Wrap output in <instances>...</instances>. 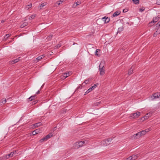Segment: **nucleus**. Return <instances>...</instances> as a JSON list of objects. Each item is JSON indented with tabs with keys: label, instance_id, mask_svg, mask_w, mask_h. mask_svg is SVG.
I'll list each match as a JSON object with an SVG mask.
<instances>
[{
	"label": "nucleus",
	"instance_id": "obj_1",
	"mask_svg": "<svg viewBox=\"0 0 160 160\" xmlns=\"http://www.w3.org/2000/svg\"><path fill=\"white\" fill-rule=\"evenodd\" d=\"M112 140V139L110 138L104 140L100 142V145L102 146H106L109 145Z\"/></svg>",
	"mask_w": 160,
	"mask_h": 160
},
{
	"label": "nucleus",
	"instance_id": "obj_2",
	"mask_svg": "<svg viewBox=\"0 0 160 160\" xmlns=\"http://www.w3.org/2000/svg\"><path fill=\"white\" fill-rule=\"evenodd\" d=\"M104 63L101 62L99 66V70L100 71V74L101 75H103L105 73L104 67Z\"/></svg>",
	"mask_w": 160,
	"mask_h": 160
},
{
	"label": "nucleus",
	"instance_id": "obj_3",
	"mask_svg": "<svg viewBox=\"0 0 160 160\" xmlns=\"http://www.w3.org/2000/svg\"><path fill=\"white\" fill-rule=\"evenodd\" d=\"M140 115V113L139 112H137L136 113L131 114L130 117L132 118H138Z\"/></svg>",
	"mask_w": 160,
	"mask_h": 160
},
{
	"label": "nucleus",
	"instance_id": "obj_4",
	"mask_svg": "<svg viewBox=\"0 0 160 160\" xmlns=\"http://www.w3.org/2000/svg\"><path fill=\"white\" fill-rule=\"evenodd\" d=\"M160 96V93L157 92L153 94L150 97L151 98V100H153L155 99L159 98Z\"/></svg>",
	"mask_w": 160,
	"mask_h": 160
},
{
	"label": "nucleus",
	"instance_id": "obj_5",
	"mask_svg": "<svg viewBox=\"0 0 160 160\" xmlns=\"http://www.w3.org/2000/svg\"><path fill=\"white\" fill-rule=\"evenodd\" d=\"M160 19V18L158 17H155L153 18V20L150 22L149 24V25L150 26H152V23H155L158 21Z\"/></svg>",
	"mask_w": 160,
	"mask_h": 160
},
{
	"label": "nucleus",
	"instance_id": "obj_6",
	"mask_svg": "<svg viewBox=\"0 0 160 160\" xmlns=\"http://www.w3.org/2000/svg\"><path fill=\"white\" fill-rule=\"evenodd\" d=\"M84 143V141H81L76 142L75 143V147L77 148H79L80 147L82 146Z\"/></svg>",
	"mask_w": 160,
	"mask_h": 160
},
{
	"label": "nucleus",
	"instance_id": "obj_7",
	"mask_svg": "<svg viewBox=\"0 0 160 160\" xmlns=\"http://www.w3.org/2000/svg\"><path fill=\"white\" fill-rule=\"evenodd\" d=\"M142 136V135L141 133V132H139L136 134H134L132 136V138L134 139H137L139 138Z\"/></svg>",
	"mask_w": 160,
	"mask_h": 160
},
{
	"label": "nucleus",
	"instance_id": "obj_8",
	"mask_svg": "<svg viewBox=\"0 0 160 160\" xmlns=\"http://www.w3.org/2000/svg\"><path fill=\"white\" fill-rule=\"evenodd\" d=\"M151 129L150 128L146 129L144 130H142L140 131L142 136L146 134V132H148L149 131H150Z\"/></svg>",
	"mask_w": 160,
	"mask_h": 160
},
{
	"label": "nucleus",
	"instance_id": "obj_9",
	"mask_svg": "<svg viewBox=\"0 0 160 160\" xmlns=\"http://www.w3.org/2000/svg\"><path fill=\"white\" fill-rule=\"evenodd\" d=\"M135 68V66L132 65L128 70V74L130 75L133 73V71Z\"/></svg>",
	"mask_w": 160,
	"mask_h": 160
},
{
	"label": "nucleus",
	"instance_id": "obj_10",
	"mask_svg": "<svg viewBox=\"0 0 160 160\" xmlns=\"http://www.w3.org/2000/svg\"><path fill=\"white\" fill-rule=\"evenodd\" d=\"M102 20L104 21V23H107L109 22L110 20V18L108 17H106V16H105L102 18Z\"/></svg>",
	"mask_w": 160,
	"mask_h": 160
},
{
	"label": "nucleus",
	"instance_id": "obj_11",
	"mask_svg": "<svg viewBox=\"0 0 160 160\" xmlns=\"http://www.w3.org/2000/svg\"><path fill=\"white\" fill-rule=\"evenodd\" d=\"M70 75L69 72H68V73H63V75L62 76L61 78L63 79H65L67 77H68V76Z\"/></svg>",
	"mask_w": 160,
	"mask_h": 160
},
{
	"label": "nucleus",
	"instance_id": "obj_12",
	"mask_svg": "<svg viewBox=\"0 0 160 160\" xmlns=\"http://www.w3.org/2000/svg\"><path fill=\"white\" fill-rule=\"evenodd\" d=\"M101 50L99 49H97L95 52V55L96 56L99 57L100 56Z\"/></svg>",
	"mask_w": 160,
	"mask_h": 160
},
{
	"label": "nucleus",
	"instance_id": "obj_13",
	"mask_svg": "<svg viewBox=\"0 0 160 160\" xmlns=\"http://www.w3.org/2000/svg\"><path fill=\"white\" fill-rule=\"evenodd\" d=\"M36 95H34L32 96L29 98H28V101H32L33 100H34L36 97Z\"/></svg>",
	"mask_w": 160,
	"mask_h": 160
},
{
	"label": "nucleus",
	"instance_id": "obj_14",
	"mask_svg": "<svg viewBox=\"0 0 160 160\" xmlns=\"http://www.w3.org/2000/svg\"><path fill=\"white\" fill-rule=\"evenodd\" d=\"M121 12V11H117L115 12L113 14V17H115L117 16L120 14Z\"/></svg>",
	"mask_w": 160,
	"mask_h": 160
},
{
	"label": "nucleus",
	"instance_id": "obj_15",
	"mask_svg": "<svg viewBox=\"0 0 160 160\" xmlns=\"http://www.w3.org/2000/svg\"><path fill=\"white\" fill-rule=\"evenodd\" d=\"M138 155H135L134 154L132 155L131 156H130L131 158V160H135L138 158Z\"/></svg>",
	"mask_w": 160,
	"mask_h": 160
},
{
	"label": "nucleus",
	"instance_id": "obj_16",
	"mask_svg": "<svg viewBox=\"0 0 160 160\" xmlns=\"http://www.w3.org/2000/svg\"><path fill=\"white\" fill-rule=\"evenodd\" d=\"M11 36V34H7L5 35L4 37V40H3L5 41H6L8 38L9 37Z\"/></svg>",
	"mask_w": 160,
	"mask_h": 160
},
{
	"label": "nucleus",
	"instance_id": "obj_17",
	"mask_svg": "<svg viewBox=\"0 0 160 160\" xmlns=\"http://www.w3.org/2000/svg\"><path fill=\"white\" fill-rule=\"evenodd\" d=\"M17 153L16 151H14L10 152V153L8 154V156H9V157H12L13 155L16 154Z\"/></svg>",
	"mask_w": 160,
	"mask_h": 160
},
{
	"label": "nucleus",
	"instance_id": "obj_18",
	"mask_svg": "<svg viewBox=\"0 0 160 160\" xmlns=\"http://www.w3.org/2000/svg\"><path fill=\"white\" fill-rule=\"evenodd\" d=\"M160 33V29H157L153 34V36L154 37H156Z\"/></svg>",
	"mask_w": 160,
	"mask_h": 160
},
{
	"label": "nucleus",
	"instance_id": "obj_19",
	"mask_svg": "<svg viewBox=\"0 0 160 160\" xmlns=\"http://www.w3.org/2000/svg\"><path fill=\"white\" fill-rule=\"evenodd\" d=\"M45 57V56L43 55H42L40 56H38L36 58L38 61H39L42 58H43Z\"/></svg>",
	"mask_w": 160,
	"mask_h": 160
},
{
	"label": "nucleus",
	"instance_id": "obj_20",
	"mask_svg": "<svg viewBox=\"0 0 160 160\" xmlns=\"http://www.w3.org/2000/svg\"><path fill=\"white\" fill-rule=\"evenodd\" d=\"M42 125V123L41 122H40L36 123L35 124L33 125L34 126L35 128H36Z\"/></svg>",
	"mask_w": 160,
	"mask_h": 160
},
{
	"label": "nucleus",
	"instance_id": "obj_21",
	"mask_svg": "<svg viewBox=\"0 0 160 160\" xmlns=\"http://www.w3.org/2000/svg\"><path fill=\"white\" fill-rule=\"evenodd\" d=\"M20 58V57H19L18 58H17L12 60V64H14L18 62L20 60V59H19Z\"/></svg>",
	"mask_w": 160,
	"mask_h": 160
},
{
	"label": "nucleus",
	"instance_id": "obj_22",
	"mask_svg": "<svg viewBox=\"0 0 160 160\" xmlns=\"http://www.w3.org/2000/svg\"><path fill=\"white\" fill-rule=\"evenodd\" d=\"M32 4L31 3H30L29 4L26 5L25 7V8L26 9L28 10L30 8H31L32 7Z\"/></svg>",
	"mask_w": 160,
	"mask_h": 160
},
{
	"label": "nucleus",
	"instance_id": "obj_23",
	"mask_svg": "<svg viewBox=\"0 0 160 160\" xmlns=\"http://www.w3.org/2000/svg\"><path fill=\"white\" fill-rule=\"evenodd\" d=\"M98 85V83H96L93 86L91 87L90 88L91 89V90H93Z\"/></svg>",
	"mask_w": 160,
	"mask_h": 160
},
{
	"label": "nucleus",
	"instance_id": "obj_24",
	"mask_svg": "<svg viewBox=\"0 0 160 160\" xmlns=\"http://www.w3.org/2000/svg\"><path fill=\"white\" fill-rule=\"evenodd\" d=\"M151 116V114L150 113H147L145 116L146 117V118L148 119L149 117Z\"/></svg>",
	"mask_w": 160,
	"mask_h": 160
},
{
	"label": "nucleus",
	"instance_id": "obj_25",
	"mask_svg": "<svg viewBox=\"0 0 160 160\" xmlns=\"http://www.w3.org/2000/svg\"><path fill=\"white\" fill-rule=\"evenodd\" d=\"M28 25V23L27 22H23L21 26V27L23 28Z\"/></svg>",
	"mask_w": 160,
	"mask_h": 160
},
{
	"label": "nucleus",
	"instance_id": "obj_26",
	"mask_svg": "<svg viewBox=\"0 0 160 160\" xmlns=\"http://www.w3.org/2000/svg\"><path fill=\"white\" fill-rule=\"evenodd\" d=\"M53 35L52 34L50 35L49 36H48L47 38V39L49 41L51 40L52 38Z\"/></svg>",
	"mask_w": 160,
	"mask_h": 160
},
{
	"label": "nucleus",
	"instance_id": "obj_27",
	"mask_svg": "<svg viewBox=\"0 0 160 160\" xmlns=\"http://www.w3.org/2000/svg\"><path fill=\"white\" fill-rule=\"evenodd\" d=\"M2 158L3 159L6 160L9 158L10 157L9 156H8V154H7L4 156Z\"/></svg>",
	"mask_w": 160,
	"mask_h": 160
},
{
	"label": "nucleus",
	"instance_id": "obj_28",
	"mask_svg": "<svg viewBox=\"0 0 160 160\" xmlns=\"http://www.w3.org/2000/svg\"><path fill=\"white\" fill-rule=\"evenodd\" d=\"M47 140L46 138V137H44L43 138H42L39 141V142H43L44 141H46Z\"/></svg>",
	"mask_w": 160,
	"mask_h": 160
},
{
	"label": "nucleus",
	"instance_id": "obj_29",
	"mask_svg": "<svg viewBox=\"0 0 160 160\" xmlns=\"http://www.w3.org/2000/svg\"><path fill=\"white\" fill-rule=\"evenodd\" d=\"M35 15H32L29 17V19L30 20L33 19L35 18Z\"/></svg>",
	"mask_w": 160,
	"mask_h": 160
},
{
	"label": "nucleus",
	"instance_id": "obj_30",
	"mask_svg": "<svg viewBox=\"0 0 160 160\" xmlns=\"http://www.w3.org/2000/svg\"><path fill=\"white\" fill-rule=\"evenodd\" d=\"M92 91L91 89L90 88H89L85 93L84 95H86L87 94L89 93V92Z\"/></svg>",
	"mask_w": 160,
	"mask_h": 160
},
{
	"label": "nucleus",
	"instance_id": "obj_31",
	"mask_svg": "<svg viewBox=\"0 0 160 160\" xmlns=\"http://www.w3.org/2000/svg\"><path fill=\"white\" fill-rule=\"evenodd\" d=\"M133 3L136 4H138L139 3V0H132Z\"/></svg>",
	"mask_w": 160,
	"mask_h": 160
},
{
	"label": "nucleus",
	"instance_id": "obj_32",
	"mask_svg": "<svg viewBox=\"0 0 160 160\" xmlns=\"http://www.w3.org/2000/svg\"><path fill=\"white\" fill-rule=\"evenodd\" d=\"M46 2L43 3L41 4L40 5V9H41L42 8H43L44 6H45L46 5Z\"/></svg>",
	"mask_w": 160,
	"mask_h": 160
},
{
	"label": "nucleus",
	"instance_id": "obj_33",
	"mask_svg": "<svg viewBox=\"0 0 160 160\" xmlns=\"http://www.w3.org/2000/svg\"><path fill=\"white\" fill-rule=\"evenodd\" d=\"M123 30V28L122 27H120L118 28V32H120L122 31Z\"/></svg>",
	"mask_w": 160,
	"mask_h": 160
},
{
	"label": "nucleus",
	"instance_id": "obj_34",
	"mask_svg": "<svg viewBox=\"0 0 160 160\" xmlns=\"http://www.w3.org/2000/svg\"><path fill=\"white\" fill-rule=\"evenodd\" d=\"M62 46L61 43H59L55 46V49H58V48Z\"/></svg>",
	"mask_w": 160,
	"mask_h": 160
},
{
	"label": "nucleus",
	"instance_id": "obj_35",
	"mask_svg": "<svg viewBox=\"0 0 160 160\" xmlns=\"http://www.w3.org/2000/svg\"><path fill=\"white\" fill-rule=\"evenodd\" d=\"M156 28L157 29H159L160 28V24H159L158 23H157L156 25Z\"/></svg>",
	"mask_w": 160,
	"mask_h": 160
},
{
	"label": "nucleus",
	"instance_id": "obj_36",
	"mask_svg": "<svg viewBox=\"0 0 160 160\" xmlns=\"http://www.w3.org/2000/svg\"><path fill=\"white\" fill-rule=\"evenodd\" d=\"M38 131V129H36L32 132V134L33 135H34L35 134H38V132H36V131Z\"/></svg>",
	"mask_w": 160,
	"mask_h": 160
},
{
	"label": "nucleus",
	"instance_id": "obj_37",
	"mask_svg": "<svg viewBox=\"0 0 160 160\" xmlns=\"http://www.w3.org/2000/svg\"><path fill=\"white\" fill-rule=\"evenodd\" d=\"M7 100L6 99H2L1 100L2 103L3 104H5Z\"/></svg>",
	"mask_w": 160,
	"mask_h": 160
},
{
	"label": "nucleus",
	"instance_id": "obj_38",
	"mask_svg": "<svg viewBox=\"0 0 160 160\" xmlns=\"http://www.w3.org/2000/svg\"><path fill=\"white\" fill-rule=\"evenodd\" d=\"M62 1L61 0L58 1L56 2V3L58 4V5H60V4L62 2Z\"/></svg>",
	"mask_w": 160,
	"mask_h": 160
},
{
	"label": "nucleus",
	"instance_id": "obj_39",
	"mask_svg": "<svg viewBox=\"0 0 160 160\" xmlns=\"http://www.w3.org/2000/svg\"><path fill=\"white\" fill-rule=\"evenodd\" d=\"M89 81H90V80H89V79H88V80H85L84 82L85 83V85H86L87 84H88L89 83Z\"/></svg>",
	"mask_w": 160,
	"mask_h": 160
},
{
	"label": "nucleus",
	"instance_id": "obj_40",
	"mask_svg": "<svg viewBox=\"0 0 160 160\" xmlns=\"http://www.w3.org/2000/svg\"><path fill=\"white\" fill-rule=\"evenodd\" d=\"M81 3V2L80 1H77L76 3V6H77L78 5H80Z\"/></svg>",
	"mask_w": 160,
	"mask_h": 160
},
{
	"label": "nucleus",
	"instance_id": "obj_41",
	"mask_svg": "<svg viewBox=\"0 0 160 160\" xmlns=\"http://www.w3.org/2000/svg\"><path fill=\"white\" fill-rule=\"evenodd\" d=\"M156 3L158 5H160V0H157Z\"/></svg>",
	"mask_w": 160,
	"mask_h": 160
},
{
	"label": "nucleus",
	"instance_id": "obj_42",
	"mask_svg": "<svg viewBox=\"0 0 160 160\" xmlns=\"http://www.w3.org/2000/svg\"><path fill=\"white\" fill-rule=\"evenodd\" d=\"M146 117H145V116H144V117H142V118H141V120H142V121H144V120H145L146 119H147L146 118Z\"/></svg>",
	"mask_w": 160,
	"mask_h": 160
},
{
	"label": "nucleus",
	"instance_id": "obj_43",
	"mask_svg": "<svg viewBox=\"0 0 160 160\" xmlns=\"http://www.w3.org/2000/svg\"><path fill=\"white\" fill-rule=\"evenodd\" d=\"M46 138L47 140H48V139L50 138V136L48 135H46L45 137Z\"/></svg>",
	"mask_w": 160,
	"mask_h": 160
},
{
	"label": "nucleus",
	"instance_id": "obj_44",
	"mask_svg": "<svg viewBox=\"0 0 160 160\" xmlns=\"http://www.w3.org/2000/svg\"><path fill=\"white\" fill-rule=\"evenodd\" d=\"M50 138H51L53 136V134L52 133H50L49 134H48Z\"/></svg>",
	"mask_w": 160,
	"mask_h": 160
},
{
	"label": "nucleus",
	"instance_id": "obj_45",
	"mask_svg": "<svg viewBox=\"0 0 160 160\" xmlns=\"http://www.w3.org/2000/svg\"><path fill=\"white\" fill-rule=\"evenodd\" d=\"M128 11V10L127 9H125L123 10V12H127Z\"/></svg>",
	"mask_w": 160,
	"mask_h": 160
},
{
	"label": "nucleus",
	"instance_id": "obj_46",
	"mask_svg": "<svg viewBox=\"0 0 160 160\" xmlns=\"http://www.w3.org/2000/svg\"><path fill=\"white\" fill-rule=\"evenodd\" d=\"M144 10V9H143L142 8H140L139 9V11L141 12L143 11Z\"/></svg>",
	"mask_w": 160,
	"mask_h": 160
},
{
	"label": "nucleus",
	"instance_id": "obj_47",
	"mask_svg": "<svg viewBox=\"0 0 160 160\" xmlns=\"http://www.w3.org/2000/svg\"><path fill=\"white\" fill-rule=\"evenodd\" d=\"M76 4L75 3H74L72 5V8H76L77 6H76Z\"/></svg>",
	"mask_w": 160,
	"mask_h": 160
},
{
	"label": "nucleus",
	"instance_id": "obj_48",
	"mask_svg": "<svg viewBox=\"0 0 160 160\" xmlns=\"http://www.w3.org/2000/svg\"><path fill=\"white\" fill-rule=\"evenodd\" d=\"M82 85H81L78 87V88L81 89L82 88Z\"/></svg>",
	"mask_w": 160,
	"mask_h": 160
},
{
	"label": "nucleus",
	"instance_id": "obj_49",
	"mask_svg": "<svg viewBox=\"0 0 160 160\" xmlns=\"http://www.w3.org/2000/svg\"><path fill=\"white\" fill-rule=\"evenodd\" d=\"M40 90H38V91L36 92V94H39V93H40Z\"/></svg>",
	"mask_w": 160,
	"mask_h": 160
},
{
	"label": "nucleus",
	"instance_id": "obj_50",
	"mask_svg": "<svg viewBox=\"0 0 160 160\" xmlns=\"http://www.w3.org/2000/svg\"><path fill=\"white\" fill-rule=\"evenodd\" d=\"M125 160H131V158L130 157H129L128 158H126Z\"/></svg>",
	"mask_w": 160,
	"mask_h": 160
},
{
	"label": "nucleus",
	"instance_id": "obj_51",
	"mask_svg": "<svg viewBox=\"0 0 160 160\" xmlns=\"http://www.w3.org/2000/svg\"><path fill=\"white\" fill-rule=\"evenodd\" d=\"M86 85H85V83L84 82L82 83V86H84Z\"/></svg>",
	"mask_w": 160,
	"mask_h": 160
},
{
	"label": "nucleus",
	"instance_id": "obj_52",
	"mask_svg": "<svg viewBox=\"0 0 160 160\" xmlns=\"http://www.w3.org/2000/svg\"><path fill=\"white\" fill-rule=\"evenodd\" d=\"M33 104H35L37 102V101H34V102Z\"/></svg>",
	"mask_w": 160,
	"mask_h": 160
},
{
	"label": "nucleus",
	"instance_id": "obj_53",
	"mask_svg": "<svg viewBox=\"0 0 160 160\" xmlns=\"http://www.w3.org/2000/svg\"><path fill=\"white\" fill-rule=\"evenodd\" d=\"M44 84H43L42 86H41V88H40V90H41V89H42V88H43V86H44Z\"/></svg>",
	"mask_w": 160,
	"mask_h": 160
},
{
	"label": "nucleus",
	"instance_id": "obj_54",
	"mask_svg": "<svg viewBox=\"0 0 160 160\" xmlns=\"http://www.w3.org/2000/svg\"><path fill=\"white\" fill-rule=\"evenodd\" d=\"M3 160V158H2V157H0V160Z\"/></svg>",
	"mask_w": 160,
	"mask_h": 160
},
{
	"label": "nucleus",
	"instance_id": "obj_55",
	"mask_svg": "<svg viewBox=\"0 0 160 160\" xmlns=\"http://www.w3.org/2000/svg\"><path fill=\"white\" fill-rule=\"evenodd\" d=\"M56 127H55L54 128H53L54 130H56Z\"/></svg>",
	"mask_w": 160,
	"mask_h": 160
},
{
	"label": "nucleus",
	"instance_id": "obj_56",
	"mask_svg": "<svg viewBox=\"0 0 160 160\" xmlns=\"http://www.w3.org/2000/svg\"><path fill=\"white\" fill-rule=\"evenodd\" d=\"M4 22V20H2V21H1V22H2V23H3V22Z\"/></svg>",
	"mask_w": 160,
	"mask_h": 160
},
{
	"label": "nucleus",
	"instance_id": "obj_57",
	"mask_svg": "<svg viewBox=\"0 0 160 160\" xmlns=\"http://www.w3.org/2000/svg\"><path fill=\"white\" fill-rule=\"evenodd\" d=\"M159 24H160V20L158 22Z\"/></svg>",
	"mask_w": 160,
	"mask_h": 160
},
{
	"label": "nucleus",
	"instance_id": "obj_58",
	"mask_svg": "<svg viewBox=\"0 0 160 160\" xmlns=\"http://www.w3.org/2000/svg\"><path fill=\"white\" fill-rule=\"evenodd\" d=\"M36 132H38V131H36Z\"/></svg>",
	"mask_w": 160,
	"mask_h": 160
},
{
	"label": "nucleus",
	"instance_id": "obj_59",
	"mask_svg": "<svg viewBox=\"0 0 160 160\" xmlns=\"http://www.w3.org/2000/svg\"><path fill=\"white\" fill-rule=\"evenodd\" d=\"M159 106H160V103H159Z\"/></svg>",
	"mask_w": 160,
	"mask_h": 160
},
{
	"label": "nucleus",
	"instance_id": "obj_60",
	"mask_svg": "<svg viewBox=\"0 0 160 160\" xmlns=\"http://www.w3.org/2000/svg\"><path fill=\"white\" fill-rule=\"evenodd\" d=\"M97 105H98V103L97 104Z\"/></svg>",
	"mask_w": 160,
	"mask_h": 160
},
{
	"label": "nucleus",
	"instance_id": "obj_61",
	"mask_svg": "<svg viewBox=\"0 0 160 160\" xmlns=\"http://www.w3.org/2000/svg\"><path fill=\"white\" fill-rule=\"evenodd\" d=\"M98 104H99V102H98Z\"/></svg>",
	"mask_w": 160,
	"mask_h": 160
}]
</instances>
